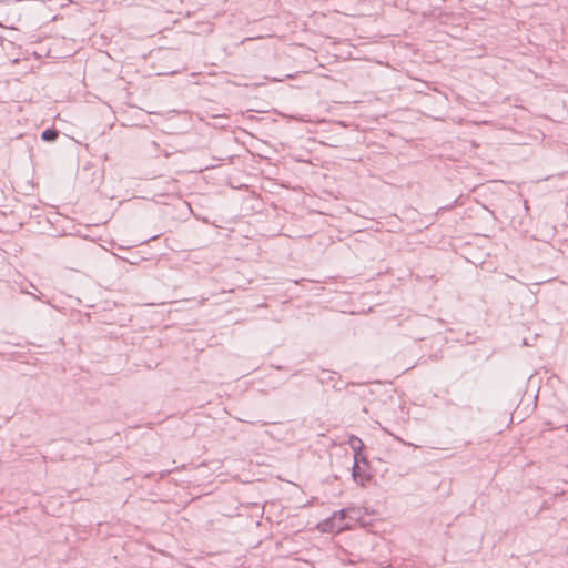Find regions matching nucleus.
<instances>
[{
    "instance_id": "obj_1",
    "label": "nucleus",
    "mask_w": 568,
    "mask_h": 568,
    "mask_svg": "<svg viewBox=\"0 0 568 568\" xmlns=\"http://www.w3.org/2000/svg\"><path fill=\"white\" fill-rule=\"evenodd\" d=\"M352 476L354 481L358 483L359 485L364 486L365 483L369 479V477L361 471V467L358 465V462H354L352 466Z\"/></svg>"
},
{
    "instance_id": "obj_2",
    "label": "nucleus",
    "mask_w": 568,
    "mask_h": 568,
    "mask_svg": "<svg viewBox=\"0 0 568 568\" xmlns=\"http://www.w3.org/2000/svg\"><path fill=\"white\" fill-rule=\"evenodd\" d=\"M349 445L354 452V462H359V455L364 448L363 442L356 436H351Z\"/></svg>"
},
{
    "instance_id": "obj_3",
    "label": "nucleus",
    "mask_w": 568,
    "mask_h": 568,
    "mask_svg": "<svg viewBox=\"0 0 568 568\" xmlns=\"http://www.w3.org/2000/svg\"><path fill=\"white\" fill-rule=\"evenodd\" d=\"M41 138L44 141H54L58 138V131L54 129H47L42 132Z\"/></svg>"
},
{
    "instance_id": "obj_4",
    "label": "nucleus",
    "mask_w": 568,
    "mask_h": 568,
    "mask_svg": "<svg viewBox=\"0 0 568 568\" xmlns=\"http://www.w3.org/2000/svg\"><path fill=\"white\" fill-rule=\"evenodd\" d=\"M338 516L341 519L345 517V510H339L337 514H335V517Z\"/></svg>"
}]
</instances>
